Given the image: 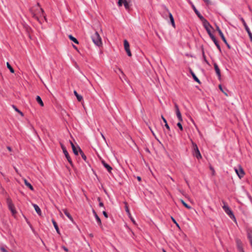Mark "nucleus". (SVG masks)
Listing matches in <instances>:
<instances>
[{
	"mask_svg": "<svg viewBox=\"0 0 252 252\" xmlns=\"http://www.w3.org/2000/svg\"><path fill=\"white\" fill-rule=\"evenodd\" d=\"M37 8L36 9L37 12L34 11L33 8H32L30 11L32 15V17L36 19L40 23H41V21L40 20L38 16H42L44 17V20L46 21L47 19L46 16L44 14V11L42 8L39 7V4H37Z\"/></svg>",
	"mask_w": 252,
	"mask_h": 252,
	"instance_id": "1",
	"label": "nucleus"
},
{
	"mask_svg": "<svg viewBox=\"0 0 252 252\" xmlns=\"http://www.w3.org/2000/svg\"><path fill=\"white\" fill-rule=\"evenodd\" d=\"M92 39L94 43L97 46H99L102 44L101 38L97 32L92 35Z\"/></svg>",
	"mask_w": 252,
	"mask_h": 252,
	"instance_id": "2",
	"label": "nucleus"
},
{
	"mask_svg": "<svg viewBox=\"0 0 252 252\" xmlns=\"http://www.w3.org/2000/svg\"><path fill=\"white\" fill-rule=\"evenodd\" d=\"M191 144L193 149L192 154L193 156L195 157L197 159L201 158L202 156L196 144H195L192 141H191Z\"/></svg>",
	"mask_w": 252,
	"mask_h": 252,
	"instance_id": "3",
	"label": "nucleus"
},
{
	"mask_svg": "<svg viewBox=\"0 0 252 252\" xmlns=\"http://www.w3.org/2000/svg\"><path fill=\"white\" fill-rule=\"evenodd\" d=\"M223 205L222 206V208L224 210V212L229 216V217L233 219L235 221H236L235 216L232 212V211L231 210L230 208L228 207V206L226 204V203L223 201Z\"/></svg>",
	"mask_w": 252,
	"mask_h": 252,
	"instance_id": "4",
	"label": "nucleus"
},
{
	"mask_svg": "<svg viewBox=\"0 0 252 252\" xmlns=\"http://www.w3.org/2000/svg\"><path fill=\"white\" fill-rule=\"evenodd\" d=\"M203 23V25L206 30L208 34H209V36L213 35L211 31V30L213 29L212 26L210 25V24L208 22V21L205 19L204 21H202Z\"/></svg>",
	"mask_w": 252,
	"mask_h": 252,
	"instance_id": "5",
	"label": "nucleus"
},
{
	"mask_svg": "<svg viewBox=\"0 0 252 252\" xmlns=\"http://www.w3.org/2000/svg\"><path fill=\"white\" fill-rule=\"evenodd\" d=\"M6 203L8 205L9 209L11 211L12 214H14L16 213V210L15 209V207L14 204L12 203V201L9 197H8L6 199Z\"/></svg>",
	"mask_w": 252,
	"mask_h": 252,
	"instance_id": "6",
	"label": "nucleus"
},
{
	"mask_svg": "<svg viewBox=\"0 0 252 252\" xmlns=\"http://www.w3.org/2000/svg\"><path fill=\"white\" fill-rule=\"evenodd\" d=\"M61 147H62V149L63 151V154H64L66 158H67L68 161L69 162V163L72 165V160L71 159V158L69 155V154L67 152V150H66V148L64 146V145L62 144H61Z\"/></svg>",
	"mask_w": 252,
	"mask_h": 252,
	"instance_id": "7",
	"label": "nucleus"
},
{
	"mask_svg": "<svg viewBox=\"0 0 252 252\" xmlns=\"http://www.w3.org/2000/svg\"><path fill=\"white\" fill-rule=\"evenodd\" d=\"M234 170L240 179L244 176V172L241 166H239L238 168H235Z\"/></svg>",
	"mask_w": 252,
	"mask_h": 252,
	"instance_id": "8",
	"label": "nucleus"
},
{
	"mask_svg": "<svg viewBox=\"0 0 252 252\" xmlns=\"http://www.w3.org/2000/svg\"><path fill=\"white\" fill-rule=\"evenodd\" d=\"M124 47L129 57L131 56V53L129 49V45L128 42L126 40H124Z\"/></svg>",
	"mask_w": 252,
	"mask_h": 252,
	"instance_id": "9",
	"label": "nucleus"
},
{
	"mask_svg": "<svg viewBox=\"0 0 252 252\" xmlns=\"http://www.w3.org/2000/svg\"><path fill=\"white\" fill-rule=\"evenodd\" d=\"M236 242L238 250L240 252H244V250L242 248V244L241 241L238 239H236Z\"/></svg>",
	"mask_w": 252,
	"mask_h": 252,
	"instance_id": "10",
	"label": "nucleus"
},
{
	"mask_svg": "<svg viewBox=\"0 0 252 252\" xmlns=\"http://www.w3.org/2000/svg\"><path fill=\"white\" fill-rule=\"evenodd\" d=\"M217 31L219 33V35H220V36L221 37L222 40H223V41L225 43V44H227V41H226V38H225L222 32H221V31L220 30V28L218 27V26H217Z\"/></svg>",
	"mask_w": 252,
	"mask_h": 252,
	"instance_id": "11",
	"label": "nucleus"
},
{
	"mask_svg": "<svg viewBox=\"0 0 252 252\" xmlns=\"http://www.w3.org/2000/svg\"><path fill=\"white\" fill-rule=\"evenodd\" d=\"M101 163L104 167L107 169L109 173H111L112 170V168L107 163H106L104 160L101 161Z\"/></svg>",
	"mask_w": 252,
	"mask_h": 252,
	"instance_id": "12",
	"label": "nucleus"
},
{
	"mask_svg": "<svg viewBox=\"0 0 252 252\" xmlns=\"http://www.w3.org/2000/svg\"><path fill=\"white\" fill-rule=\"evenodd\" d=\"M210 37L211 38V39L213 41L214 43H215V44L217 46V48L220 51L221 50L220 47V46L218 41L217 40V39H216L215 37L214 36V35H212L210 36Z\"/></svg>",
	"mask_w": 252,
	"mask_h": 252,
	"instance_id": "13",
	"label": "nucleus"
},
{
	"mask_svg": "<svg viewBox=\"0 0 252 252\" xmlns=\"http://www.w3.org/2000/svg\"><path fill=\"white\" fill-rule=\"evenodd\" d=\"M214 66L215 70L217 75H218L219 78H220L221 77L220 71V69L218 65H217V64L216 63H215L214 64Z\"/></svg>",
	"mask_w": 252,
	"mask_h": 252,
	"instance_id": "14",
	"label": "nucleus"
},
{
	"mask_svg": "<svg viewBox=\"0 0 252 252\" xmlns=\"http://www.w3.org/2000/svg\"><path fill=\"white\" fill-rule=\"evenodd\" d=\"M193 9L195 12V13H196V14L197 15V16L198 17V18L200 19V20L201 21H204V20H205L206 19H205L204 18L203 16H202L201 14L199 13V12L196 9V8L195 7V6H193Z\"/></svg>",
	"mask_w": 252,
	"mask_h": 252,
	"instance_id": "15",
	"label": "nucleus"
},
{
	"mask_svg": "<svg viewBox=\"0 0 252 252\" xmlns=\"http://www.w3.org/2000/svg\"><path fill=\"white\" fill-rule=\"evenodd\" d=\"M70 144H71V147H72V150H73V152L74 153V154L75 155H78V148H76L75 145H74V144L71 142V141H70Z\"/></svg>",
	"mask_w": 252,
	"mask_h": 252,
	"instance_id": "16",
	"label": "nucleus"
},
{
	"mask_svg": "<svg viewBox=\"0 0 252 252\" xmlns=\"http://www.w3.org/2000/svg\"><path fill=\"white\" fill-rule=\"evenodd\" d=\"M63 211L64 213V214L66 216V217L72 221L73 222V219L70 214L67 212L66 209H63Z\"/></svg>",
	"mask_w": 252,
	"mask_h": 252,
	"instance_id": "17",
	"label": "nucleus"
},
{
	"mask_svg": "<svg viewBox=\"0 0 252 252\" xmlns=\"http://www.w3.org/2000/svg\"><path fill=\"white\" fill-rule=\"evenodd\" d=\"M35 211L36 212V213L39 215H41V210L40 209V208L38 207V206L36 204H32Z\"/></svg>",
	"mask_w": 252,
	"mask_h": 252,
	"instance_id": "18",
	"label": "nucleus"
},
{
	"mask_svg": "<svg viewBox=\"0 0 252 252\" xmlns=\"http://www.w3.org/2000/svg\"><path fill=\"white\" fill-rule=\"evenodd\" d=\"M129 2L130 0H125V1H124V3H123L124 4V6L126 10H128L130 8Z\"/></svg>",
	"mask_w": 252,
	"mask_h": 252,
	"instance_id": "19",
	"label": "nucleus"
},
{
	"mask_svg": "<svg viewBox=\"0 0 252 252\" xmlns=\"http://www.w3.org/2000/svg\"><path fill=\"white\" fill-rule=\"evenodd\" d=\"M24 183H25V185L28 187L31 190H33V187L32 186V185L30 183H29L27 180L26 179H24Z\"/></svg>",
	"mask_w": 252,
	"mask_h": 252,
	"instance_id": "20",
	"label": "nucleus"
},
{
	"mask_svg": "<svg viewBox=\"0 0 252 252\" xmlns=\"http://www.w3.org/2000/svg\"><path fill=\"white\" fill-rule=\"evenodd\" d=\"M52 222L54 225V226L56 231L57 232V233L58 234H60V231H59V229L58 226L57 225V223H56V222L55 221V220L54 219L52 220Z\"/></svg>",
	"mask_w": 252,
	"mask_h": 252,
	"instance_id": "21",
	"label": "nucleus"
},
{
	"mask_svg": "<svg viewBox=\"0 0 252 252\" xmlns=\"http://www.w3.org/2000/svg\"><path fill=\"white\" fill-rule=\"evenodd\" d=\"M74 94L79 101H81L83 99L82 95H79L76 91H74Z\"/></svg>",
	"mask_w": 252,
	"mask_h": 252,
	"instance_id": "22",
	"label": "nucleus"
},
{
	"mask_svg": "<svg viewBox=\"0 0 252 252\" xmlns=\"http://www.w3.org/2000/svg\"><path fill=\"white\" fill-rule=\"evenodd\" d=\"M36 100L40 105V106H44V103H43L41 97L37 95L36 96Z\"/></svg>",
	"mask_w": 252,
	"mask_h": 252,
	"instance_id": "23",
	"label": "nucleus"
},
{
	"mask_svg": "<svg viewBox=\"0 0 252 252\" xmlns=\"http://www.w3.org/2000/svg\"><path fill=\"white\" fill-rule=\"evenodd\" d=\"M78 150L80 152V155L82 158L85 160L86 161L87 160V157L83 153V152L81 150L80 147H78Z\"/></svg>",
	"mask_w": 252,
	"mask_h": 252,
	"instance_id": "24",
	"label": "nucleus"
},
{
	"mask_svg": "<svg viewBox=\"0 0 252 252\" xmlns=\"http://www.w3.org/2000/svg\"><path fill=\"white\" fill-rule=\"evenodd\" d=\"M68 37L73 42H74L75 43H76V44H78L79 43V42L77 40V39L76 38H75L74 37H73L72 35H69L68 36Z\"/></svg>",
	"mask_w": 252,
	"mask_h": 252,
	"instance_id": "25",
	"label": "nucleus"
},
{
	"mask_svg": "<svg viewBox=\"0 0 252 252\" xmlns=\"http://www.w3.org/2000/svg\"><path fill=\"white\" fill-rule=\"evenodd\" d=\"M191 74L192 76V77L194 79V80L197 83H198L199 84H200V80L198 79V78L196 76V75H195V74L192 72V71H191Z\"/></svg>",
	"mask_w": 252,
	"mask_h": 252,
	"instance_id": "26",
	"label": "nucleus"
},
{
	"mask_svg": "<svg viewBox=\"0 0 252 252\" xmlns=\"http://www.w3.org/2000/svg\"><path fill=\"white\" fill-rule=\"evenodd\" d=\"M96 221H97V222L98 223V224L99 225V226H100V227L102 226V224H101V220L99 218V217L98 216V215H95V216H94Z\"/></svg>",
	"mask_w": 252,
	"mask_h": 252,
	"instance_id": "27",
	"label": "nucleus"
},
{
	"mask_svg": "<svg viewBox=\"0 0 252 252\" xmlns=\"http://www.w3.org/2000/svg\"><path fill=\"white\" fill-rule=\"evenodd\" d=\"M169 18H170L171 23L172 24V25L174 27H175V23H174V18H173V17L171 13H169Z\"/></svg>",
	"mask_w": 252,
	"mask_h": 252,
	"instance_id": "28",
	"label": "nucleus"
},
{
	"mask_svg": "<svg viewBox=\"0 0 252 252\" xmlns=\"http://www.w3.org/2000/svg\"><path fill=\"white\" fill-rule=\"evenodd\" d=\"M6 65H7V67L9 69L11 73L14 72V70L13 68L12 67V66L10 65V64H9V63L8 62H7Z\"/></svg>",
	"mask_w": 252,
	"mask_h": 252,
	"instance_id": "29",
	"label": "nucleus"
},
{
	"mask_svg": "<svg viewBox=\"0 0 252 252\" xmlns=\"http://www.w3.org/2000/svg\"><path fill=\"white\" fill-rule=\"evenodd\" d=\"M12 107L16 112L19 113L22 116H24V114L21 111H20L15 105H12Z\"/></svg>",
	"mask_w": 252,
	"mask_h": 252,
	"instance_id": "30",
	"label": "nucleus"
},
{
	"mask_svg": "<svg viewBox=\"0 0 252 252\" xmlns=\"http://www.w3.org/2000/svg\"><path fill=\"white\" fill-rule=\"evenodd\" d=\"M177 117L180 122L183 121V118L181 112L179 113H176Z\"/></svg>",
	"mask_w": 252,
	"mask_h": 252,
	"instance_id": "31",
	"label": "nucleus"
},
{
	"mask_svg": "<svg viewBox=\"0 0 252 252\" xmlns=\"http://www.w3.org/2000/svg\"><path fill=\"white\" fill-rule=\"evenodd\" d=\"M182 203L183 204V205L187 208L189 209H191V207L190 206H189V205H188L183 200H181Z\"/></svg>",
	"mask_w": 252,
	"mask_h": 252,
	"instance_id": "32",
	"label": "nucleus"
},
{
	"mask_svg": "<svg viewBox=\"0 0 252 252\" xmlns=\"http://www.w3.org/2000/svg\"><path fill=\"white\" fill-rule=\"evenodd\" d=\"M174 106H175L176 114L180 113L179 106L176 103H175Z\"/></svg>",
	"mask_w": 252,
	"mask_h": 252,
	"instance_id": "33",
	"label": "nucleus"
},
{
	"mask_svg": "<svg viewBox=\"0 0 252 252\" xmlns=\"http://www.w3.org/2000/svg\"><path fill=\"white\" fill-rule=\"evenodd\" d=\"M241 20L242 21L245 28V29L246 30H248V29H249V27L248 26H247V25L246 24V23L245 22V20H244V19L243 18H241Z\"/></svg>",
	"mask_w": 252,
	"mask_h": 252,
	"instance_id": "34",
	"label": "nucleus"
},
{
	"mask_svg": "<svg viewBox=\"0 0 252 252\" xmlns=\"http://www.w3.org/2000/svg\"><path fill=\"white\" fill-rule=\"evenodd\" d=\"M248 237L249 239L250 244L252 245V237L251 236V233L249 232H248Z\"/></svg>",
	"mask_w": 252,
	"mask_h": 252,
	"instance_id": "35",
	"label": "nucleus"
},
{
	"mask_svg": "<svg viewBox=\"0 0 252 252\" xmlns=\"http://www.w3.org/2000/svg\"><path fill=\"white\" fill-rule=\"evenodd\" d=\"M97 200L99 202V206L100 207H104L103 203L101 201V199L100 197L97 198Z\"/></svg>",
	"mask_w": 252,
	"mask_h": 252,
	"instance_id": "36",
	"label": "nucleus"
},
{
	"mask_svg": "<svg viewBox=\"0 0 252 252\" xmlns=\"http://www.w3.org/2000/svg\"><path fill=\"white\" fill-rule=\"evenodd\" d=\"M181 122H179L177 124V126L179 127V128H180V129L181 130H183V126H182V125L181 123Z\"/></svg>",
	"mask_w": 252,
	"mask_h": 252,
	"instance_id": "37",
	"label": "nucleus"
},
{
	"mask_svg": "<svg viewBox=\"0 0 252 252\" xmlns=\"http://www.w3.org/2000/svg\"><path fill=\"white\" fill-rule=\"evenodd\" d=\"M246 31H247V32H248V33L249 34V37H250V38L251 40L252 41V33H251L250 29L249 28L248 30H246Z\"/></svg>",
	"mask_w": 252,
	"mask_h": 252,
	"instance_id": "38",
	"label": "nucleus"
},
{
	"mask_svg": "<svg viewBox=\"0 0 252 252\" xmlns=\"http://www.w3.org/2000/svg\"><path fill=\"white\" fill-rule=\"evenodd\" d=\"M126 211L127 213V214H128L129 217H131V214L130 213V212H129V210L128 208V207L127 206H126Z\"/></svg>",
	"mask_w": 252,
	"mask_h": 252,
	"instance_id": "39",
	"label": "nucleus"
},
{
	"mask_svg": "<svg viewBox=\"0 0 252 252\" xmlns=\"http://www.w3.org/2000/svg\"><path fill=\"white\" fill-rule=\"evenodd\" d=\"M171 219H172V220L173 222L175 224H176V226H177L178 227L180 228L179 225V224L177 222V221H176V220H175L173 217H171Z\"/></svg>",
	"mask_w": 252,
	"mask_h": 252,
	"instance_id": "40",
	"label": "nucleus"
},
{
	"mask_svg": "<svg viewBox=\"0 0 252 252\" xmlns=\"http://www.w3.org/2000/svg\"><path fill=\"white\" fill-rule=\"evenodd\" d=\"M0 249V250H1V251L2 252H8L7 251H6V250H5V249L4 248H3V247H1Z\"/></svg>",
	"mask_w": 252,
	"mask_h": 252,
	"instance_id": "41",
	"label": "nucleus"
},
{
	"mask_svg": "<svg viewBox=\"0 0 252 252\" xmlns=\"http://www.w3.org/2000/svg\"><path fill=\"white\" fill-rule=\"evenodd\" d=\"M103 214L104 215V216L106 218H108V215H107V213L105 212V211H103Z\"/></svg>",
	"mask_w": 252,
	"mask_h": 252,
	"instance_id": "42",
	"label": "nucleus"
},
{
	"mask_svg": "<svg viewBox=\"0 0 252 252\" xmlns=\"http://www.w3.org/2000/svg\"><path fill=\"white\" fill-rule=\"evenodd\" d=\"M165 126L166 127V128L168 129V130H170V127H169V126H168L167 123H166L165 124Z\"/></svg>",
	"mask_w": 252,
	"mask_h": 252,
	"instance_id": "43",
	"label": "nucleus"
},
{
	"mask_svg": "<svg viewBox=\"0 0 252 252\" xmlns=\"http://www.w3.org/2000/svg\"><path fill=\"white\" fill-rule=\"evenodd\" d=\"M161 118H162V119L163 121L164 122V123L165 124L166 123H167V122L166 120L164 118V117L162 115L161 116Z\"/></svg>",
	"mask_w": 252,
	"mask_h": 252,
	"instance_id": "44",
	"label": "nucleus"
},
{
	"mask_svg": "<svg viewBox=\"0 0 252 252\" xmlns=\"http://www.w3.org/2000/svg\"><path fill=\"white\" fill-rule=\"evenodd\" d=\"M161 118H162V119L163 121L164 122V123L165 124L166 123H167V122L166 120L164 118V117L162 115L161 116Z\"/></svg>",
	"mask_w": 252,
	"mask_h": 252,
	"instance_id": "45",
	"label": "nucleus"
},
{
	"mask_svg": "<svg viewBox=\"0 0 252 252\" xmlns=\"http://www.w3.org/2000/svg\"><path fill=\"white\" fill-rule=\"evenodd\" d=\"M62 248L65 251V252H68V249L67 248H66L64 246H63L62 247Z\"/></svg>",
	"mask_w": 252,
	"mask_h": 252,
	"instance_id": "46",
	"label": "nucleus"
},
{
	"mask_svg": "<svg viewBox=\"0 0 252 252\" xmlns=\"http://www.w3.org/2000/svg\"><path fill=\"white\" fill-rule=\"evenodd\" d=\"M7 149H8V150L10 152H11L12 151V149L9 146H7Z\"/></svg>",
	"mask_w": 252,
	"mask_h": 252,
	"instance_id": "47",
	"label": "nucleus"
},
{
	"mask_svg": "<svg viewBox=\"0 0 252 252\" xmlns=\"http://www.w3.org/2000/svg\"><path fill=\"white\" fill-rule=\"evenodd\" d=\"M119 70L120 71V72L122 73V74L123 76H125L124 73H123V71H122L121 69L119 68Z\"/></svg>",
	"mask_w": 252,
	"mask_h": 252,
	"instance_id": "48",
	"label": "nucleus"
},
{
	"mask_svg": "<svg viewBox=\"0 0 252 252\" xmlns=\"http://www.w3.org/2000/svg\"><path fill=\"white\" fill-rule=\"evenodd\" d=\"M93 213L94 216H95V215H97L96 213L95 212V211L94 210H93Z\"/></svg>",
	"mask_w": 252,
	"mask_h": 252,
	"instance_id": "49",
	"label": "nucleus"
},
{
	"mask_svg": "<svg viewBox=\"0 0 252 252\" xmlns=\"http://www.w3.org/2000/svg\"><path fill=\"white\" fill-rule=\"evenodd\" d=\"M137 180H138L139 181H140L141 180V177H139V176H137Z\"/></svg>",
	"mask_w": 252,
	"mask_h": 252,
	"instance_id": "50",
	"label": "nucleus"
},
{
	"mask_svg": "<svg viewBox=\"0 0 252 252\" xmlns=\"http://www.w3.org/2000/svg\"><path fill=\"white\" fill-rule=\"evenodd\" d=\"M101 135L102 137L103 138V139L104 140H105V138L104 135L102 133H101Z\"/></svg>",
	"mask_w": 252,
	"mask_h": 252,
	"instance_id": "51",
	"label": "nucleus"
},
{
	"mask_svg": "<svg viewBox=\"0 0 252 252\" xmlns=\"http://www.w3.org/2000/svg\"><path fill=\"white\" fill-rule=\"evenodd\" d=\"M131 219V220L133 221V223H135V221L132 218L131 216L130 217H129Z\"/></svg>",
	"mask_w": 252,
	"mask_h": 252,
	"instance_id": "52",
	"label": "nucleus"
},
{
	"mask_svg": "<svg viewBox=\"0 0 252 252\" xmlns=\"http://www.w3.org/2000/svg\"><path fill=\"white\" fill-rule=\"evenodd\" d=\"M73 47L74 49H75L76 50H77V47H76V46H75V45H73Z\"/></svg>",
	"mask_w": 252,
	"mask_h": 252,
	"instance_id": "53",
	"label": "nucleus"
},
{
	"mask_svg": "<svg viewBox=\"0 0 252 252\" xmlns=\"http://www.w3.org/2000/svg\"><path fill=\"white\" fill-rule=\"evenodd\" d=\"M205 2L208 3L210 1L209 0H203Z\"/></svg>",
	"mask_w": 252,
	"mask_h": 252,
	"instance_id": "54",
	"label": "nucleus"
},
{
	"mask_svg": "<svg viewBox=\"0 0 252 252\" xmlns=\"http://www.w3.org/2000/svg\"><path fill=\"white\" fill-rule=\"evenodd\" d=\"M150 129H151V131H152V132L153 134L154 135H155V133H154V131L151 129V128H150Z\"/></svg>",
	"mask_w": 252,
	"mask_h": 252,
	"instance_id": "55",
	"label": "nucleus"
},
{
	"mask_svg": "<svg viewBox=\"0 0 252 252\" xmlns=\"http://www.w3.org/2000/svg\"><path fill=\"white\" fill-rule=\"evenodd\" d=\"M210 169L213 171V173L215 172L214 169L212 167H211Z\"/></svg>",
	"mask_w": 252,
	"mask_h": 252,
	"instance_id": "56",
	"label": "nucleus"
},
{
	"mask_svg": "<svg viewBox=\"0 0 252 252\" xmlns=\"http://www.w3.org/2000/svg\"><path fill=\"white\" fill-rule=\"evenodd\" d=\"M170 179H171V180H172V181H173V182L174 181V179H173L172 177H170Z\"/></svg>",
	"mask_w": 252,
	"mask_h": 252,
	"instance_id": "57",
	"label": "nucleus"
},
{
	"mask_svg": "<svg viewBox=\"0 0 252 252\" xmlns=\"http://www.w3.org/2000/svg\"><path fill=\"white\" fill-rule=\"evenodd\" d=\"M196 126V129H197V130L198 132L199 133H200V131H199V129H198V128L197 127V126Z\"/></svg>",
	"mask_w": 252,
	"mask_h": 252,
	"instance_id": "58",
	"label": "nucleus"
},
{
	"mask_svg": "<svg viewBox=\"0 0 252 252\" xmlns=\"http://www.w3.org/2000/svg\"><path fill=\"white\" fill-rule=\"evenodd\" d=\"M226 45L227 46V47L230 48V46H229V45L227 43V44H226Z\"/></svg>",
	"mask_w": 252,
	"mask_h": 252,
	"instance_id": "59",
	"label": "nucleus"
},
{
	"mask_svg": "<svg viewBox=\"0 0 252 252\" xmlns=\"http://www.w3.org/2000/svg\"><path fill=\"white\" fill-rule=\"evenodd\" d=\"M219 88H220V89L221 90H222V88H221V85H220V86H219Z\"/></svg>",
	"mask_w": 252,
	"mask_h": 252,
	"instance_id": "60",
	"label": "nucleus"
},
{
	"mask_svg": "<svg viewBox=\"0 0 252 252\" xmlns=\"http://www.w3.org/2000/svg\"><path fill=\"white\" fill-rule=\"evenodd\" d=\"M163 252H166L164 250H163Z\"/></svg>",
	"mask_w": 252,
	"mask_h": 252,
	"instance_id": "61",
	"label": "nucleus"
}]
</instances>
